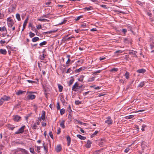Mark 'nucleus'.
Listing matches in <instances>:
<instances>
[{
  "label": "nucleus",
  "mask_w": 154,
  "mask_h": 154,
  "mask_svg": "<svg viewBox=\"0 0 154 154\" xmlns=\"http://www.w3.org/2000/svg\"><path fill=\"white\" fill-rule=\"evenodd\" d=\"M40 148L41 147L40 146H37V150L38 152H39L40 151Z\"/></svg>",
  "instance_id": "nucleus-60"
},
{
  "label": "nucleus",
  "mask_w": 154,
  "mask_h": 154,
  "mask_svg": "<svg viewBox=\"0 0 154 154\" xmlns=\"http://www.w3.org/2000/svg\"><path fill=\"white\" fill-rule=\"evenodd\" d=\"M79 84L77 82L75 83L72 86V89L75 91H78V90H76L77 88H76L79 87Z\"/></svg>",
  "instance_id": "nucleus-3"
},
{
  "label": "nucleus",
  "mask_w": 154,
  "mask_h": 154,
  "mask_svg": "<svg viewBox=\"0 0 154 154\" xmlns=\"http://www.w3.org/2000/svg\"><path fill=\"white\" fill-rule=\"evenodd\" d=\"M45 144V143L44 142L43 143V146H44V150L45 151H48L47 146H44Z\"/></svg>",
  "instance_id": "nucleus-35"
},
{
  "label": "nucleus",
  "mask_w": 154,
  "mask_h": 154,
  "mask_svg": "<svg viewBox=\"0 0 154 154\" xmlns=\"http://www.w3.org/2000/svg\"><path fill=\"white\" fill-rule=\"evenodd\" d=\"M130 73L129 72H126L125 74H124V76H125V78L128 79L129 78Z\"/></svg>",
  "instance_id": "nucleus-22"
},
{
  "label": "nucleus",
  "mask_w": 154,
  "mask_h": 154,
  "mask_svg": "<svg viewBox=\"0 0 154 154\" xmlns=\"http://www.w3.org/2000/svg\"><path fill=\"white\" fill-rule=\"evenodd\" d=\"M90 87L91 88L93 87V88H94V89H96V90L99 89L100 88V87L97 86V87H95V86H91Z\"/></svg>",
  "instance_id": "nucleus-39"
},
{
  "label": "nucleus",
  "mask_w": 154,
  "mask_h": 154,
  "mask_svg": "<svg viewBox=\"0 0 154 154\" xmlns=\"http://www.w3.org/2000/svg\"><path fill=\"white\" fill-rule=\"evenodd\" d=\"M27 81L29 83H35V81H33L30 80H27Z\"/></svg>",
  "instance_id": "nucleus-52"
},
{
  "label": "nucleus",
  "mask_w": 154,
  "mask_h": 154,
  "mask_svg": "<svg viewBox=\"0 0 154 154\" xmlns=\"http://www.w3.org/2000/svg\"><path fill=\"white\" fill-rule=\"evenodd\" d=\"M75 103L76 105H79L81 103V102L79 100H76L75 101Z\"/></svg>",
  "instance_id": "nucleus-42"
},
{
  "label": "nucleus",
  "mask_w": 154,
  "mask_h": 154,
  "mask_svg": "<svg viewBox=\"0 0 154 154\" xmlns=\"http://www.w3.org/2000/svg\"><path fill=\"white\" fill-rule=\"evenodd\" d=\"M65 122V120H62L60 123V125L63 128H65V126L64 125V123Z\"/></svg>",
  "instance_id": "nucleus-16"
},
{
  "label": "nucleus",
  "mask_w": 154,
  "mask_h": 154,
  "mask_svg": "<svg viewBox=\"0 0 154 154\" xmlns=\"http://www.w3.org/2000/svg\"><path fill=\"white\" fill-rule=\"evenodd\" d=\"M5 43V40H1L0 41V43L1 44H4Z\"/></svg>",
  "instance_id": "nucleus-63"
},
{
  "label": "nucleus",
  "mask_w": 154,
  "mask_h": 154,
  "mask_svg": "<svg viewBox=\"0 0 154 154\" xmlns=\"http://www.w3.org/2000/svg\"><path fill=\"white\" fill-rule=\"evenodd\" d=\"M74 82V79H71L69 82L68 85L70 86L71 85H72V84L73 83V82Z\"/></svg>",
  "instance_id": "nucleus-32"
},
{
  "label": "nucleus",
  "mask_w": 154,
  "mask_h": 154,
  "mask_svg": "<svg viewBox=\"0 0 154 154\" xmlns=\"http://www.w3.org/2000/svg\"><path fill=\"white\" fill-rule=\"evenodd\" d=\"M70 61L71 60L70 59H68L67 61L66 62V64H68L70 62Z\"/></svg>",
  "instance_id": "nucleus-58"
},
{
  "label": "nucleus",
  "mask_w": 154,
  "mask_h": 154,
  "mask_svg": "<svg viewBox=\"0 0 154 154\" xmlns=\"http://www.w3.org/2000/svg\"><path fill=\"white\" fill-rule=\"evenodd\" d=\"M57 109H60V107L59 103H57Z\"/></svg>",
  "instance_id": "nucleus-61"
},
{
  "label": "nucleus",
  "mask_w": 154,
  "mask_h": 154,
  "mask_svg": "<svg viewBox=\"0 0 154 154\" xmlns=\"http://www.w3.org/2000/svg\"><path fill=\"white\" fill-rule=\"evenodd\" d=\"M46 43H47V42L46 41H44V42H43L40 43L39 44V45L40 46H43V45H46Z\"/></svg>",
  "instance_id": "nucleus-36"
},
{
  "label": "nucleus",
  "mask_w": 154,
  "mask_h": 154,
  "mask_svg": "<svg viewBox=\"0 0 154 154\" xmlns=\"http://www.w3.org/2000/svg\"><path fill=\"white\" fill-rule=\"evenodd\" d=\"M144 82H141L139 85L138 86L140 87H142L144 86Z\"/></svg>",
  "instance_id": "nucleus-38"
},
{
  "label": "nucleus",
  "mask_w": 154,
  "mask_h": 154,
  "mask_svg": "<svg viewBox=\"0 0 154 154\" xmlns=\"http://www.w3.org/2000/svg\"><path fill=\"white\" fill-rule=\"evenodd\" d=\"M105 141V140L104 139H101L99 140V145L100 146H102L103 145V143Z\"/></svg>",
  "instance_id": "nucleus-13"
},
{
  "label": "nucleus",
  "mask_w": 154,
  "mask_h": 154,
  "mask_svg": "<svg viewBox=\"0 0 154 154\" xmlns=\"http://www.w3.org/2000/svg\"><path fill=\"white\" fill-rule=\"evenodd\" d=\"M92 142L91 141L88 140L87 141L86 147L88 148H90L91 146V144L92 143Z\"/></svg>",
  "instance_id": "nucleus-8"
},
{
  "label": "nucleus",
  "mask_w": 154,
  "mask_h": 154,
  "mask_svg": "<svg viewBox=\"0 0 154 154\" xmlns=\"http://www.w3.org/2000/svg\"><path fill=\"white\" fill-rule=\"evenodd\" d=\"M37 20L40 21H48V20L46 19L40 18L37 19Z\"/></svg>",
  "instance_id": "nucleus-29"
},
{
  "label": "nucleus",
  "mask_w": 154,
  "mask_h": 154,
  "mask_svg": "<svg viewBox=\"0 0 154 154\" xmlns=\"http://www.w3.org/2000/svg\"><path fill=\"white\" fill-rule=\"evenodd\" d=\"M0 31L7 32V30L5 27L4 26L2 27H0Z\"/></svg>",
  "instance_id": "nucleus-20"
},
{
  "label": "nucleus",
  "mask_w": 154,
  "mask_h": 154,
  "mask_svg": "<svg viewBox=\"0 0 154 154\" xmlns=\"http://www.w3.org/2000/svg\"><path fill=\"white\" fill-rule=\"evenodd\" d=\"M25 92V91H23L19 90L16 93V94L18 95H19L22 94H23V93L24 92Z\"/></svg>",
  "instance_id": "nucleus-19"
},
{
  "label": "nucleus",
  "mask_w": 154,
  "mask_h": 154,
  "mask_svg": "<svg viewBox=\"0 0 154 154\" xmlns=\"http://www.w3.org/2000/svg\"><path fill=\"white\" fill-rule=\"evenodd\" d=\"M35 35V34L34 33H32L31 32H29V36L30 38H32L34 37Z\"/></svg>",
  "instance_id": "nucleus-31"
},
{
  "label": "nucleus",
  "mask_w": 154,
  "mask_h": 154,
  "mask_svg": "<svg viewBox=\"0 0 154 154\" xmlns=\"http://www.w3.org/2000/svg\"><path fill=\"white\" fill-rule=\"evenodd\" d=\"M39 40V38L37 37H35L32 38V41L33 42H35Z\"/></svg>",
  "instance_id": "nucleus-23"
},
{
  "label": "nucleus",
  "mask_w": 154,
  "mask_h": 154,
  "mask_svg": "<svg viewBox=\"0 0 154 154\" xmlns=\"http://www.w3.org/2000/svg\"><path fill=\"white\" fill-rule=\"evenodd\" d=\"M21 152L24 154H28V152L25 149L21 148L20 149Z\"/></svg>",
  "instance_id": "nucleus-17"
},
{
  "label": "nucleus",
  "mask_w": 154,
  "mask_h": 154,
  "mask_svg": "<svg viewBox=\"0 0 154 154\" xmlns=\"http://www.w3.org/2000/svg\"><path fill=\"white\" fill-rule=\"evenodd\" d=\"M83 68L82 67H81L80 68H79V69H78L77 70H76V72H80L82 70H83Z\"/></svg>",
  "instance_id": "nucleus-41"
},
{
  "label": "nucleus",
  "mask_w": 154,
  "mask_h": 154,
  "mask_svg": "<svg viewBox=\"0 0 154 154\" xmlns=\"http://www.w3.org/2000/svg\"><path fill=\"white\" fill-rule=\"evenodd\" d=\"M49 135L52 139H54L53 136L52 134V133L51 131H50L49 132Z\"/></svg>",
  "instance_id": "nucleus-37"
},
{
  "label": "nucleus",
  "mask_w": 154,
  "mask_h": 154,
  "mask_svg": "<svg viewBox=\"0 0 154 154\" xmlns=\"http://www.w3.org/2000/svg\"><path fill=\"white\" fill-rule=\"evenodd\" d=\"M91 9H92V7H86V8H85V10H87V11H89V10H91Z\"/></svg>",
  "instance_id": "nucleus-43"
},
{
  "label": "nucleus",
  "mask_w": 154,
  "mask_h": 154,
  "mask_svg": "<svg viewBox=\"0 0 154 154\" xmlns=\"http://www.w3.org/2000/svg\"><path fill=\"white\" fill-rule=\"evenodd\" d=\"M45 56V55L44 54H43L40 57V59L41 60H44Z\"/></svg>",
  "instance_id": "nucleus-45"
},
{
  "label": "nucleus",
  "mask_w": 154,
  "mask_h": 154,
  "mask_svg": "<svg viewBox=\"0 0 154 154\" xmlns=\"http://www.w3.org/2000/svg\"><path fill=\"white\" fill-rule=\"evenodd\" d=\"M37 28L38 29H41L42 28L41 25L40 24L38 25V26H36Z\"/></svg>",
  "instance_id": "nucleus-56"
},
{
  "label": "nucleus",
  "mask_w": 154,
  "mask_h": 154,
  "mask_svg": "<svg viewBox=\"0 0 154 154\" xmlns=\"http://www.w3.org/2000/svg\"><path fill=\"white\" fill-rule=\"evenodd\" d=\"M25 127V126L24 125L22 126L21 128H19L17 131L15 132V134H17L23 133L24 131Z\"/></svg>",
  "instance_id": "nucleus-1"
},
{
  "label": "nucleus",
  "mask_w": 154,
  "mask_h": 154,
  "mask_svg": "<svg viewBox=\"0 0 154 154\" xmlns=\"http://www.w3.org/2000/svg\"><path fill=\"white\" fill-rule=\"evenodd\" d=\"M81 26L82 27L85 28L86 27V25L85 23H83L81 25Z\"/></svg>",
  "instance_id": "nucleus-55"
},
{
  "label": "nucleus",
  "mask_w": 154,
  "mask_h": 154,
  "mask_svg": "<svg viewBox=\"0 0 154 154\" xmlns=\"http://www.w3.org/2000/svg\"><path fill=\"white\" fill-rule=\"evenodd\" d=\"M147 14L148 15L149 17H151L152 16V14L151 13L149 12H148L147 13Z\"/></svg>",
  "instance_id": "nucleus-64"
},
{
  "label": "nucleus",
  "mask_w": 154,
  "mask_h": 154,
  "mask_svg": "<svg viewBox=\"0 0 154 154\" xmlns=\"http://www.w3.org/2000/svg\"><path fill=\"white\" fill-rule=\"evenodd\" d=\"M118 70V69L117 68H114L110 70V72H116Z\"/></svg>",
  "instance_id": "nucleus-34"
},
{
  "label": "nucleus",
  "mask_w": 154,
  "mask_h": 154,
  "mask_svg": "<svg viewBox=\"0 0 154 154\" xmlns=\"http://www.w3.org/2000/svg\"><path fill=\"white\" fill-rule=\"evenodd\" d=\"M13 20L11 19V17H9L7 19V23H8V22L11 21Z\"/></svg>",
  "instance_id": "nucleus-46"
},
{
  "label": "nucleus",
  "mask_w": 154,
  "mask_h": 154,
  "mask_svg": "<svg viewBox=\"0 0 154 154\" xmlns=\"http://www.w3.org/2000/svg\"><path fill=\"white\" fill-rule=\"evenodd\" d=\"M35 97V96L34 94H29L27 96V98L29 100H33Z\"/></svg>",
  "instance_id": "nucleus-7"
},
{
  "label": "nucleus",
  "mask_w": 154,
  "mask_h": 154,
  "mask_svg": "<svg viewBox=\"0 0 154 154\" xmlns=\"http://www.w3.org/2000/svg\"><path fill=\"white\" fill-rule=\"evenodd\" d=\"M65 112V110L64 109H62L60 110V113L61 115H63Z\"/></svg>",
  "instance_id": "nucleus-30"
},
{
  "label": "nucleus",
  "mask_w": 154,
  "mask_h": 154,
  "mask_svg": "<svg viewBox=\"0 0 154 154\" xmlns=\"http://www.w3.org/2000/svg\"><path fill=\"white\" fill-rule=\"evenodd\" d=\"M149 20L151 21L152 22L154 21V19L151 17H150L149 18Z\"/></svg>",
  "instance_id": "nucleus-62"
},
{
  "label": "nucleus",
  "mask_w": 154,
  "mask_h": 154,
  "mask_svg": "<svg viewBox=\"0 0 154 154\" xmlns=\"http://www.w3.org/2000/svg\"><path fill=\"white\" fill-rule=\"evenodd\" d=\"M94 80V77H92L89 78L87 80V82H91L93 81Z\"/></svg>",
  "instance_id": "nucleus-26"
},
{
  "label": "nucleus",
  "mask_w": 154,
  "mask_h": 154,
  "mask_svg": "<svg viewBox=\"0 0 154 154\" xmlns=\"http://www.w3.org/2000/svg\"><path fill=\"white\" fill-rule=\"evenodd\" d=\"M61 149V147L60 145H57L56 148V150L57 152H60Z\"/></svg>",
  "instance_id": "nucleus-15"
},
{
  "label": "nucleus",
  "mask_w": 154,
  "mask_h": 154,
  "mask_svg": "<svg viewBox=\"0 0 154 154\" xmlns=\"http://www.w3.org/2000/svg\"><path fill=\"white\" fill-rule=\"evenodd\" d=\"M137 72L138 73H143L144 72V69H139L137 70Z\"/></svg>",
  "instance_id": "nucleus-21"
},
{
  "label": "nucleus",
  "mask_w": 154,
  "mask_h": 154,
  "mask_svg": "<svg viewBox=\"0 0 154 154\" xmlns=\"http://www.w3.org/2000/svg\"><path fill=\"white\" fill-rule=\"evenodd\" d=\"M20 117L17 115H16L14 116L13 119L16 122H18L20 120Z\"/></svg>",
  "instance_id": "nucleus-6"
},
{
  "label": "nucleus",
  "mask_w": 154,
  "mask_h": 154,
  "mask_svg": "<svg viewBox=\"0 0 154 154\" xmlns=\"http://www.w3.org/2000/svg\"><path fill=\"white\" fill-rule=\"evenodd\" d=\"M129 150L130 148L129 147L127 148L125 150V152L126 153H127L129 151Z\"/></svg>",
  "instance_id": "nucleus-54"
},
{
  "label": "nucleus",
  "mask_w": 154,
  "mask_h": 154,
  "mask_svg": "<svg viewBox=\"0 0 154 154\" xmlns=\"http://www.w3.org/2000/svg\"><path fill=\"white\" fill-rule=\"evenodd\" d=\"M84 76L83 75H81L78 78V80L80 82H82L83 80Z\"/></svg>",
  "instance_id": "nucleus-27"
},
{
  "label": "nucleus",
  "mask_w": 154,
  "mask_h": 154,
  "mask_svg": "<svg viewBox=\"0 0 154 154\" xmlns=\"http://www.w3.org/2000/svg\"><path fill=\"white\" fill-rule=\"evenodd\" d=\"M28 19L27 18L24 21V22L23 25V28L22 30V31H23V30L25 29V28L26 25V24L28 22Z\"/></svg>",
  "instance_id": "nucleus-10"
},
{
  "label": "nucleus",
  "mask_w": 154,
  "mask_h": 154,
  "mask_svg": "<svg viewBox=\"0 0 154 154\" xmlns=\"http://www.w3.org/2000/svg\"><path fill=\"white\" fill-rule=\"evenodd\" d=\"M1 99L4 103L5 101H8L10 99V97L6 95H4L3 97L1 98Z\"/></svg>",
  "instance_id": "nucleus-2"
},
{
  "label": "nucleus",
  "mask_w": 154,
  "mask_h": 154,
  "mask_svg": "<svg viewBox=\"0 0 154 154\" xmlns=\"http://www.w3.org/2000/svg\"><path fill=\"white\" fill-rule=\"evenodd\" d=\"M8 26L9 27H11L14 24L13 20L11 21L8 22L7 23Z\"/></svg>",
  "instance_id": "nucleus-12"
},
{
  "label": "nucleus",
  "mask_w": 154,
  "mask_h": 154,
  "mask_svg": "<svg viewBox=\"0 0 154 154\" xmlns=\"http://www.w3.org/2000/svg\"><path fill=\"white\" fill-rule=\"evenodd\" d=\"M100 150H97L94 151V154H98L99 153H100Z\"/></svg>",
  "instance_id": "nucleus-40"
},
{
  "label": "nucleus",
  "mask_w": 154,
  "mask_h": 154,
  "mask_svg": "<svg viewBox=\"0 0 154 154\" xmlns=\"http://www.w3.org/2000/svg\"><path fill=\"white\" fill-rule=\"evenodd\" d=\"M77 137L81 140H85L86 139V138L85 137L81 135L78 134L77 135Z\"/></svg>",
  "instance_id": "nucleus-18"
},
{
  "label": "nucleus",
  "mask_w": 154,
  "mask_h": 154,
  "mask_svg": "<svg viewBox=\"0 0 154 154\" xmlns=\"http://www.w3.org/2000/svg\"><path fill=\"white\" fill-rule=\"evenodd\" d=\"M98 132V131H95L94 133L91 135V137H93L94 136V135L97 134Z\"/></svg>",
  "instance_id": "nucleus-48"
},
{
  "label": "nucleus",
  "mask_w": 154,
  "mask_h": 154,
  "mask_svg": "<svg viewBox=\"0 0 154 154\" xmlns=\"http://www.w3.org/2000/svg\"><path fill=\"white\" fill-rule=\"evenodd\" d=\"M16 17L18 21H19L20 20V16L19 14H17L16 15Z\"/></svg>",
  "instance_id": "nucleus-28"
},
{
  "label": "nucleus",
  "mask_w": 154,
  "mask_h": 154,
  "mask_svg": "<svg viewBox=\"0 0 154 154\" xmlns=\"http://www.w3.org/2000/svg\"><path fill=\"white\" fill-rule=\"evenodd\" d=\"M66 20H63V21L59 23V24L61 25L63 24H64L66 23Z\"/></svg>",
  "instance_id": "nucleus-57"
},
{
  "label": "nucleus",
  "mask_w": 154,
  "mask_h": 154,
  "mask_svg": "<svg viewBox=\"0 0 154 154\" xmlns=\"http://www.w3.org/2000/svg\"><path fill=\"white\" fill-rule=\"evenodd\" d=\"M4 15L3 13H0V19H2L4 17Z\"/></svg>",
  "instance_id": "nucleus-50"
},
{
  "label": "nucleus",
  "mask_w": 154,
  "mask_h": 154,
  "mask_svg": "<svg viewBox=\"0 0 154 154\" xmlns=\"http://www.w3.org/2000/svg\"><path fill=\"white\" fill-rule=\"evenodd\" d=\"M37 127V126L36 125V124L35 123L32 126V128L34 129H36V128Z\"/></svg>",
  "instance_id": "nucleus-44"
},
{
  "label": "nucleus",
  "mask_w": 154,
  "mask_h": 154,
  "mask_svg": "<svg viewBox=\"0 0 154 154\" xmlns=\"http://www.w3.org/2000/svg\"><path fill=\"white\" fill-rule=\"evenodd\" d=\"M134 116V115H130L125 117V118L126 119H130L133 118Z\"/></svg>",
  "instance_id": "nucleus-24"
},
{
  "label": "nucleus",
  "mask_w": 154,
  "mask_h": 154,
  "mask_svg": "<svg viewBox=\"0 0 154 154\" xmlns=\"http://www.w3.org/2000/svg\"><path fill=\"white\" fill-rule=\"evenodd\" d=\"M43 113L42 114V116L41 118H39L38 119L40 121H41V119L44 120L45 118V111L43 112Z\"/></svg>",
  "instance_id": "nucleus-9"
},
{
  "label": "nucleus",
  "mask_w": 154,
  "mask_h": 154,
  "mask_svg": "<svg viewBox=\"0 0 154 154\" xmlns=\"http://www.w3.org/2000/svg\"><path fill=\"white\" fill-rule=\"evenodd\" d=\"M15 7L12 5H11L8 9V11L10 12H12L15 10Z\"/></svg>",
  "instance_id": "nucleus-4"
},
{
  "label": "nucleus",
  "mask_w": 154,
  "mask_h": 154,
  "mask_svg": "<svg viewBox=\"0 0 154 154\" xmlns=\"http://www.w3.org/2000/svg\"><path fill=\"white\" fill-rule=\"evenodd\" d=\"M77 127L81 129L80 130V131H81V132L82 133H85V131H84V130H83L81 128L79 127L78 126H77Z\"/></svg>",
  "instance_id": "nucleus-53"
},
{
  "label": "nucleus",
  "mask_w": 154,
  "mask_h": 154,
  "mask_svg": "<svg viewBox=\"0 0 154 154\" xmlns=\"http://www.w3.org/2000/svg\"><path fill=\"white\" fill-rule=\"evenodd\" d=\"M7 53V52L5 49H0V54L5 55Z\"/></svg>",
  "instance_id": "nucleus-11"
},
{
  "label": "nucleus",
  "mask_w": 154,
  "mask_h": 154,
  "mask_svg": "<svg viewBox=\"0 0 154 154\" xmlns=\"http://www.w3.org/2000/svg\"><path fill=\"white\" fill-rule=\"evenodd\" d=\"M29 150L30 152L32 153H33V152L34 151V149L33 148L31 147L29 148Z\"/></svg>",
  "instance_id": "nucleus-51"
},
{
  "label": "nucleus",
  "mask_w": 154,
  "mask_h": 154,
  "mask_svg": "<svg viewBox=\"0 0 154 154\" xmlns=\"http://www.w3.org/2000/svg\"><path fill=\"white\" fill-rule=\"evenodd\" d=\"M101 70H99L98 71H96L94 73V74H96L97 73H100V72Z\"/></svg>",
  "instance_id": "nucleus-59"
},
{
  "label": "nucleus",
  "mask_w": 154,
  "mask_h": 154,
  "mask_svg": "<svg viewBox=\"0 0 154 154\" xmlns=\"http://www.w3.org/2000/svg\"><path fill=\"white\" fill-rule=\"evenodd\" d=\"M59 91L60 92H61L63 89V87L60 84H58Z\"/></svg>",
  "instance_id": "nucleus-25"
},
{
  "label": "nucleus",
  "mask_w": 154,
  "mask_h": 154,
  "mask_svg": "<svg viewBox=\"0 0 154 154\" xmlns=\"http://www.w3.org/2000/svg\"><path fill=\"white\" fill-rule=\"evenodd\" d=\"M82 17H83L82 16H79L78 17H77V18L75 19V20L76 21H77V20H79L80 18H82Z\"/></svg>",
  "instance_id": "nucleus-49"
},
{
  "label": "nucleus",
  "mask_w": 154,
  "mask_h": 154,
  "mask_svg": "<svg viewBox=\"0 0 154 154\" xmlns=\"http://www.w3.org/2000/svg\"><path fill=\"white\" fill-rule=\"evenodd\" d=\"M150 47L151 49L154 48V43L151 44L150 45Z\"/></svg>",
  "instance_id": "nucleus-47"
},
{
  "label": "nucleus",
  "mask_w": 154,
  "mask_h": 154,
  "mask_svg": "<svg viewBox=\"0 0 154 154\" xmlns=\"http://www.w3.org/2000/svg\"><path fill=\"white\" fill-rule=\"evenodd\" d=\"M15 127L14 125H10L9 127L8 128L9 129H11L12 130H13V129L15 128Z\"/></svg>",
  "instance_id": "nucleus-33"
},
{
  "label": "nucleus",
  "mask_w": 154,
  "mask_h": 154,
  "mask_svg": "<svg viewBox=\"0 0 154 154\" xmlns=\"http://www.w3.org/2000/svg\"><path fill=\"white\" fill-rule=\"evenodd\" d=\"M66 139L67 141V146H69L71 142V138L69 136H67Z\"/></svg>",
  "instance_id": "nucleus-14"
},
{
  "label": "nucleus",
  "mask_w": 154,
  "mask_h": 154,
  "mask_svg": "<svg viewBox=\"0 0 154 154\" xmlns=\"http://www.w3.org/2000/svg\"><path fill=\"white\" fill-rule=\"evenodd\" d=\"M112 121L110 118L109 117L107 119V120L105 121V122L108 124H111L112 123Z\"/></svg>",
  "instance_id": "nucleus-5"
}]
</instances>
